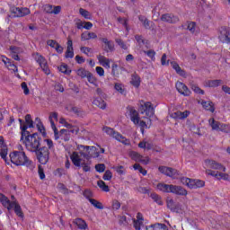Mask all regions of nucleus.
<instances>
[{
    "mask_svg": "<svg viewBox=\"0 0 230 230\" xmlns=\"http://www.w3.org/2000/svg\"><path fill=\"white\" fill-rule=\"evenodd\" d=\"M83 196L86 198L87 200H92L94 197V194L93 193V190L86 189L83 192Z\"/></svg>",
    "mask_w": 230,
    "mask_h": 230,
    "instance_id": "de8ad7c7",
    "label": "nucleus"
},
{
    "mask_svg": "<svg viewBox=\"0 0 230 230\" xmlns=\"http://www.w3.org/2000/svg\"><path fill=\"white\" fill-rule=\"evenodd\" d=\"M160 19L163 22H167L168 24H176V22H179V16L172 13H164Z\"/></svg>",
    "mask_w": 230,
    "mask_h": 230,
    "instance_id": "4468645a",
    "label": "nucleus"
},
{
    "mask_svg": "<svg viewBox=\"0 0 230 230\" xmlns=\"http://www.w3.org/2000/svg\"><path fill=\"white\" fill-rule=\"evenodd\" d=\"M205 166H207V168H211L212 170H217L218 172H226V166L222 164L211 159L205 160Z\"/></svg>",
    "mask_w": 230,
    "mask_h": 230,
    "instance_id": "6e6552de",
    "label": "nucleus"
},
{
    "mask_svg": "<svg viewBox=\"0 0 230 230\" xmlns=\"http://www.w3.org/2000/svg\"><path fill=\"white\" fill-rule=\"evenodd\" d=\"M79 14L81 17H84V19H86V21H93V14L84 8L79 9Z\"/></svg>",
    "mask_w": 230,
    "mask_h": 230,
    "instance_id": "2f4dec72",
    "label": "nucleus"
},
{
    "mask_svg": "<svg viewBox=\"0 0 230 230\" xmlns=\"http://www.w3.org/2000/svg\"><path fill=\"white\" fill-rule=\"evenodd\" d=\"M175 118H179V119H185V118H188L190 116V111H176L174 113Z\"/></svg>",
    "mask_w": 230,
    "mask_h": 230,
    "instance_id": "c03bdc74",
    "label": "nucleus"
},
{
    "mask_svg": "<svg viewBox=\"0 0 230 230\" xmlns=\"http://www.w3.org/2000/svg\"><path fill=\"white\" fill-rule=\"evenodd\" d=\"M146 230H168V226L164 224L156 223L148 226H146Z\"/></svg>",
    "mask_w": 230,
    "mask_h": 230,
    "instance_id": "bb28decb",
    "label": "nucleus"
},
{
    "mask_svg": "<svg viewBox=\"0 0 230 230\" xmlns=\"http://www.w3.org/2000/svg\"><path fill=\"white\" fill-rule=\"evenodd\" d=\"M130 84L131 85H133V87H136L137 89L139 85H141V77H139V75H133L131 76Z\"/></svg>",
    "mask_w": 230,
    "mask_h": 230,
    "instance_id": "f704fd0d",
    "label": "nucleus"
},
{
    "mask_svg": "<svg viewBox=\"0 0 230 230\" xmlns=\"http://www.w3.org/2000/svg\"><path fill=\"white\" fill-rule=\"evenodd\" d=\"M95 170L98 173H103L105 172V165L104 164H98L95 165Z\"/></svg>",
    "mask_w": 230,
    "mask_h": 230,
    "instance_id": "0e129e2a",
    "label": "nucleus"
},
{
    "mask_svg": "<svg viewBox=\"0 0 230 230\" xmlns=\"http://www.w3.org/2000/svg\"><path fill=\"white\" fill-rule=\"evenodd\" d=\"M145 55H146L151 60H155V50L150 49V50H145Z\"/></svg>",
    "mask_w": 230,
    "mask_h": 230,
    "instance_id": "5fc2aeb1",
    "label": "nucleus"
},
{
    "mask_svg": "<svg viewBox=\"0 0 230 230\" xmlns=\"http://www.w3.org/2000/svg\"><path fill=\"white\" fill-rule=\"evenodd\" d=\"M8 155V147L0 148V157L6 163V157Z\"/></svg>",
    "mask_w": 230,
    "mask_h": 230,
    "instance_id": "8fccbe9b",
    "label": "nucleus"
},
{
    "mask_svg": "<svg viewBox=\"0 0 230 230\" xmlns=\"http://www.w3.org/2000/svg\"><path fill=\"white\" fill-rule=\"evenodd\" d=\"M9 157L11 163L15 166H26L31 172L35 170V164L28 158L24 151H13L10 153Z\"/></svg>",
    "mask_w": 230,
    "mask_h": 230,
    "instance_id": "f03ea898",
    "label": "nucleus"
},
{
    "mask_svg": "<svg viewBox=\"0 0 230 230\" xmlns=\"http://www.w3.org/2000/svg\"><path fill=\"white\" fill-rule=\"evenodd\" d=\"M93 105L96 107H99V109H102V111H105L107 109V102L103 101L102 98H95L93 102Z\"/></svg>",
    "mask_w": 230,
    "mask_h": 230,
    "instance_id": "c85d7f7f",
    "label": "nucleus"
},
{
    "mask_svg": "<svg viewBox=\"0 0 230 230\" xmlns=\"http://www.w3.org/2000/svg\"><path fill=\"white\" fill-rule=\"evenodd\" d=\"M208 123L210 127L212 128V130H217L218 132V129H220V122L215 120V119H209Z\"/></svg>",
    "mask_w": 230,
    "mask_h": 230,
    "instance_id": "a19ab883",
    "label": "nucleus"
},
{
    "mask_svg": "<svg viewBox=\"0 0 230 230\" xmlns=\"http://www.w3.org/2000/svg\"><path fill=\"white\" fill-rule=\"evenodd\" d=\"M187 24H188L187 30H189V31H190V33H194L195 35H197V33H199V31L197 30V22H188Z\"/></svg>",
    "mask_w": 230,
    "mask_h": 230,
    "instance_id": "e433bc0d",
    "label": "nucleus"
},
{
    "mask_svg": "<svg viewBox=\"0 0 230 230\" xmlns=\"http://www.w3.org/2000/svg\"><path fill=\"white\" fill-rule=\"evenodd\" d=\"M45 143H47V148L48 150H53L55 148V145L53 144V140L47 138L44 140Z\"/></svg>",
    "mask_w": 230,
    "mask_h": 230,
    "instance_id": "69168bd1",
    "label": "nucleus"
},
{
    "mask_svg": "<svg viewBox=\"0 0 230 230\" xmlns=\"http://www.w3.org/2000/svg\"><path fill=\"white\" fill-rule=\"evenodd\" d=\"M13 208H14L15 215H17L20 218H24V213H22V208H21V205L17 203V201L14 200Z\"/></svg>",
    "mask_w": 230,
    "mask_h": 230,
    "instance_id": "c9c22d12",
    "label": "nucleus"
},
{
    "mask_svg": "<svg viewBox=\"0 0 230 230\" xmlns=\"http://www.w3.org/2000/svg\"><path fill=\"white\" fill-rule=\"evenodd\" d=\"M201 105L205 111L209 112H215V104L211 101H202Z\"/></svg>",
    "mask_w": 230,
    "mask_h": 230,
    "instance_id": "cd10ccee",
    "label": "nucleus"
},
{
    "mask_svg": "<svg viewBox=\"0 0 230 230\" xmlns=\"http://www.w3.org/2000/svg\"><path fill=\"white\" fill-rule=\"evenodd\" d=\"M115 172L119 173V175H125V167L123 165H119L117 167H114Z\"/></svg>",
    "mask_w": 230,
    "mask_h": 230,
    "instance_id": "680f3d73",
    "label": "nucleus"
},
{
    "mask_svg": "<svg viewBox=\"0 0 230 230\" xmlns=\"http://www.w3.org/2000/svg\"><path fill=\"white\" fill-rule=\"evenodd\" d=\"M102 130L105 134L111 136L113 139H116V141H119V143H122V145H125L126 146H130V139L125 137L121 133L115 131L114 128L104 127Z\"/></svg>",
    "mask_w": 230,
    "mask_h": 230,
    "instance_id": "20e7f679",
    "label": "nucleus"
},
{
    "mask_svg": "<svg viewBox=\"0 0 230 230\" xmlns=\"http://www.w3.org/2000/svg\"><path fill=\"white\" fill-rule=\"evenodd\" d=\"M33 58L36 60L37 64H39V66L42 69L43 73H45V75H51V70H49V66H48V60H46V58L39 54V52L34 53Z\"/></svg>",
    "mask_w": 230,
    "mask_h": 230,
    "instance_id": "0eeeda50",
    "label": "nucleus"
},
{
    "mask_svg": "<svg viewBox=\"0 0 230 230\" xmlns=\"http://www.w3.org/2000/svg\"><path fill=\"white\" fill-rule=\"evenodd\" d=\"M222 84V80L216 79V80H208L206 83L207 87H218Z\"/></svg>",
    "mask_w": 230,
    "mask_h": 230,
    "instance_id": "58836bf2",
    "label": "nucleus"
},
{
    "mask_svg": "<svg viewBox=\"0 0 230 230\" xmlns=\"http://www.w3.org/2000/svg\"><path fill=\"white\" fill-rule=\"evenodd\" d=\"M53 119H55L56 121H58V113L52 112V113H50V115L49 117V120L51 127L54 130V137L57 140V139H59L60 137H58V129H57V126H55V121Z\"/></svg>",
    "mask_w": 230,
    "mask_h": 230,
    "instance_id": "2eb2a0df",
    "label": "nucleus"
},
{
    "mask_svg": "<svg viewBox=\"0 0 230 230\" xmlns=\"http://www.w3.org/2000/svg\"><path fill=\"white\" fill-rule=\"evenodd\" d=\"M141 114H146L148 118H152L155 114L154 107L152 106V102H145L144 105L140 108Z\"/></svg>",
    "mask_w": 230,
    "mask_h": 230,
    "instance_id": "f8f14e48",
    "label": "nucleus"
},
{
    "mask_svg": "<svg viewBox=\"0 0 230 230\" xmlns=\"http://www.w3.org/2000/svg\"><path fill=\"white\" fill-rule=\"evenodd\" d=\"M112 209L118 211L121 208V203L118 199H113L111 204Z\"/></svg>",
    "mask_w": 230,
    "mask_h": 230,
    "instance_id": "4d7b16f0",
    "label": "nucleus"
},
{
    "mask_svg": "<svg viewBox=\"0 0 230 230\" xmlns=\"http://www.w3.org/2000/svg\"><path fill=\"white\" fill-rule=\"evenodd\" d=\"M191 89L196 94H204V90L200 89L197 84H192Z\"/></svg>",
    "mask_w": 230,
    "mask_h": 230,
    "instance_id": "13d9d810",
    "label": "nucleus"
},
{
    "mask_svg": "<svg viewBox=\"0 0 230 230\" xmlns=\"http://www.w3.org/2000/svg\"><path fill=\"white\" fill-rule=\"evenodd\" d=\"M0 60H2V62L4 64L5 67H7L9 71H13V73L19 72V68L17 67V66L13 63V61H12V59L8 58L6 56L1 55Z\"/></svg>",
    "mask_w": 230,
    "mask_h": 230,
    "instance_id": "1a4fd4ad",
    "label": "nucleus"
},
{
    "mask_svg": "<svg viewBox=\"0 0 230 230\" xmlns=\"http://www.w3.org/2000/svg\"><path fill=\"white\" fill-rule=\"evenodd\" d=\"M90 204L93 206V208H96V209H103V204L94 199H92L89 200Z\"/></svg>",
    "mask_w": 230,
    "mask_h": 230,
    "instance_id": "49530a36",
    "label": "nucleus"
},
{
    "mask_svg": "<svg viewBox=\"0 0 230 230\" xmlns=\"http://www.w3.org/2000/svg\"><path fill=\"white\" fill-rule=\"evenodd\" d=\"M38 173L41 181H44V179H46V174L44 173V168H42L41 165L38 166Z\"/></svg>",
    "mask_w": 230,
    "mask_h": 230,
    "instance_id": "e2e57ef3",
    "label": "nucleus"
},
{
    "mask_svg": "<svg viewBox=\"0 0 230 230\" xmlns=\"http://www.w3.org/2000/svg\"><path fill=\"white\" fill-rule=\"evenodd\" d=\"M65 57H66V58H73L75 57L74 49H66Z\"/></svg>",
    "mask_w": 230,
    "mask_h": 230,
    "instance_id": "052dcab7",
    "label": "nucleus"
},
{
    "mask_svg": "<svg viewBox=\"0 0 230 230\" xmlns=\"http://www.w3.org/2000/svg\"><path fill=\"white\" fill-rule=\"evenodd\" d=\"M99 64L102 66V67H106V69H111V59L105 58V56H98Z\"/></svg>",
    "mask_w": 230,
    "mask_h": 230,
    "instance_id": "a878e982",
    "label": "nucleus"
},
{
    "mask_svg": "<svg viewBox=\"0 0 230 230\" xmlns=\"http://www.w3.org/2000/svg\"><path fill=\"white\" fill-rule=\"evenodd\" d=\"M36 154V158L40 164H48L49 162V149L47 146L40 147L38 150L34 151Z\"/></svg>",
    "mask_w": 230,
    "mask_h": 230,
    "instance_id": "39448f33",
    "label": "nucleus"
},
{
    "mask_svg": "<svg viewBox=\"0 0 230 230\" xmlns=\"http://www.w3.org/2000/svg\"><path fill=\"white\" fill-rule=\"evenodd\" d=\"M137 191L139 193H142L143 195H151L150 193V189L146 188V187H139L137 189Z\"/></svg>",
    "mask_w": 230,
    "mask_h": 230,
    "instance_id": "bf43d9fd",
    "label": "nucleus"
},
{
    "mask_svg": "<svg viewBox=\"0 0 230 230\" xmlns=\"http://www.w3.org/2000/svg\"><path fill=\"white\" fill-rule=\"evenodd\" d=\"M16 12L19 13V17H25V15H30L31 12L28 8H16Z\"/></svg>",
    "mask_w": 230,
    "mask_h": 230,
    "instance_id": "a18cd8bd",
    "label": "nucleus"
},
{
    "mask_svg": "<svg viewBox=\"0 0 230 230\" xmlns=\"http://www.w3.org/2000/svg\"><path fill=\"white\" fill-rule=\"evenodd\" d=\"M173 188V184H166V183H158L156 189L159 191H163V193H172V190Z\"/></svg>",
    "mask_w": 230,
    "mask_h": 230,
    "instance_id": "5701e85b",
    "label": "nucleus"
},
{
    "mask_svg": "<svg viewBox=\"0 0 230 230\" xmlns=\"http://www.w3.org/2000/svg\"><path fill=\"white\" fill-rule=\"evenodd\" d=\"M43 10L44 12H46V13H54V15H58V13H60V12H62V6L60 5H56L53 6L51 4H45L43 6Z\"/></svg>",
    "mask_w": 230,
    "mask_h": 230,
    "instance_id": "dca6fc26",
    "label": "nucleus"
},
{
    "mask_svg": "<svg viewBox=\"0 0 230 230\" xmlns=\"http://www.w3.org/2000/svg\"><path fill=\"white\" fill-rule=\"evenodd\" d=\"M25 123L26 125L29 126V128H33V119H31V114H27L25 116Z\"/></svg>",
    "mask_w": 230,
    "mask_h": 230,
    "instance_id": "3c124183",
    "label": "nucleus"
},
{
    "mask_svg": "<svg viewBox=\"0 0 230 230\" xmlns=\"http://www.w3.org/2000/svg\"><path fill=\"white\" fill-rule=\"evenodd\" d=\"M129 157L133 160L136 161V163H143V156L139 155V153L136 151H131L129 153Z\"/></svg>",
    "mask_w": 230,
    "mask_h": 230,
    "instance_id": "473e14b6",
    "label": "nucleus"
},
{
    "mask_svg": "<svg viewBox=\"0 0 230 230\" xmlns=\"http://www.w3.org/2000/svg\"><path fill=\"white\" fill-rule=\"evenodd\" d=\"M173 195H179L180 197H186L188 195V190L184 187L172 185V192Z\"/></svg>",
    "mask_w": 230,
    "mask_h": 230,
    "instance_id": "412c9836",
    "label": "nucleus"
},
{
    "mask_svg": "<svg viewBox=\"0 0 230 230\" xmlns=\"http://www.w3.org/2000/svg\"><path fill=\"white\" fill-rule=\"evenodd\" d=\"M74 224H75L76 226L81 230H85L87 227H89L85 220L79 217L75 219Z\"/></svg>",
    "mask_w": 230,
    "mask_h": 230,
    "instance_id": "c756f323",
    "label": "nucleus"
},
{
    "mask_svg": "<svg viewBox=\"0 0 230 230\" xmlns=\"http://www.w3.org/2000/svg\"><path fill=\"white\" fill-rule=\"evenodd\" d=\"M59 71L64 75H71V69L67 67V65H61L59 66Z\"/></svg>",
    "mask_w": 230,
    "mask_h": 230,
    "instance_id": "864d4df0",
    "label": "nucleus"
},
{
    "mask_svg": "<svg viewBox=\"0 0 230 230\" xmlns=\"http://www.w3.org/2000/svg\"><path fill=\"white\" fill-rule=\"evenodd\" d=\"M218 39L223 44H230V28L221 27Z\"/></svg>",
    "mask_w": 230,
    "mask_h": 230,
    "instance_id": "9d476101",
    "label": "nucleus"
},
{
    "mask_svg": "<svg viewBox=\"0 0 230 230\" xmlns=\"http://www.w3.org/2000/svg\"><path fill=\"white\" fill-rule=\"evenodd\" d=\"M149 197L152 199V200H154V202H155V204H157L158 206H163V204H164L163 202V198H161V196H159V194L153 192L151 193V195H149Z\"/></svg>",
    "mask_w": 230,
    "mask_h": 230,
    "instance_id": "72a5a7b5",
    "label": "nucleus"
},
{
    "mask_svg": "<svg viewBox=\"0 0 230 230\" xmlns=\"http://www.w3.org/2000/svg\"><path fill=\"white\" fill-rule=\"evenodd\" d=\"M70 133L78 134V129H70V130L69 129H61L60 130V138L65 142L69 141V139H71Z\"/></svg>",
    "mask_w": 230,
    "mask_h": 230,
    "instance_id": "6ab92c4d",
    "label": "nucleus"
},
{
    "mask_svg": "<svg viewBox=\"0 0 230 230\" xmlns=\"http://www.w3.org/2000/svg\"><path fill=\"white\" fill-rule=\"evenodd\" d=\"M20 122V128H21V138L20 141H24V137L30 136L31 133L28 131V128H30V126L28 124H25L22 119H19Z\"/></svg>",
    "mask_w": 230,
    "mask_h": 230,
    "instance_id": "a211bd4d",
    "label": "nucleus"
},
{
    "mask_svg": "<svg viewBox=\"0 0 230 230\" xmlns=\"http://www.w3.org/2000/svg\"><path fill=\"white\" fill-rule=\"evenodd\" d=\"M100 40L105 44L104 51H106V53L114 51V42L109 40L107 38H101Z\"/></svg>",
    "mask_w": 230,
    "mask_h": 230,
    "instance_id": "4be33fe9",
    "label": "nucleus"
},
{
    "mask_svg": "<svg viewBox=\"0 0 230 230\" xmlns=\"http://www.w3.org/2000/svg\"><path fill=\"white\" fill-rule=\"evenodd\" d=\"M115 42L118 44V46H119V48H121V49H125V50L128 49L127 43H125V41H123V40L116 39Z\"/></svg>",
    "mask_w": 230,
    "mask_h": 230,
    "instance_id": "603ef678",
    "label": "nucleus"
},
{
    "mask_svg": "<svg viewBox=\"0 0 230 230\" xmlns=\"http://www.w3.org/2000/svg\"><path fill=\"white\" fill-rule=\"evenodd\" d=\"M129 111V118L134 125H139V113L133 107L128 108Z\"/></svg>",
    "mask_w": 230,
    "mask_h": 230,
    "instance_id": "aec40b11",
    "label": "nucleus"
},
{
    "mask_svg": "<svg viewBox=\"0 0 230 230\" xmlns=\"http://www.w3.org/2000/svg\"><path fill=\"white\" fill-rule=\"evenodd\" d=\"M172 69L179 75L180 76H186V71H184L182 68H181V66H179L178 62L171 61L170 62Z\"/></svg>",
    "mask_w": 230,
    "mask_h": 230,
    "instance_id": "393cba45",
    "label": "nucleus"
},
{
    "mask_svg": "<svg viewBox=\"0 0 230 230\" xmlns=\"http://www.w3.org/2000/svg\"><path fill=\"white\" fill-rule=\"evenodd\" d=\"M176 90L180 94H182V96H190L191 91L188 89V86L184 84L182 82H176L175 84Z\"/></svg>",
    "mask_w": 230,
    "mask_h": 230,
    "instance_id": "ddd939ff",
    "label": "nucleus"
},
{
    "mask_svg": "<svg viewBox=\"0 0 230 230\" xmlns=\"http://www.w3.org/2000/svg\"><path fill=\"white\" fill-rule=\"evenodd\" d=\"M13 204H15V201H10L8 198L2 202V206H4V208H6L8 211H12V209H13Z\"/></svg>",
    "mask_w": 230,
    "mask_h": 230,
    "instance_id": "ea45409f",
    "label": "nucleus"
},
{
    "mask_svg": "<svg viewBox=\"0 0 230 230\" xmlns=\"http://www.w3.org/2000/svg\"><path fill=\"white\" fill-rule=\"evenodd\" d=\"M89 70H85V68H79L76 71L77 76H80L81 78H87V75L90 74Z\"/></svg>",
    "mask_w": 230,
    "mask_h": 230,
    "instance_id": "37998d69",
    "label": "nucleus"
},
{
    "mask_svg": "<svg viewBox=\"0 0 230 230\" xmlns=\"http://www.w3.org/2000/svg\"><path fill=\"white\" fill-rule=\"evenodd\" d=\"M95 71L100 76H105V70L102 66H96Z\"/></svg>",
    "mask_w": 230,
    "mask_h": 230,
    "instance_id": "774afa93",
    "label": "nucleus"
},
{
    "mask_svg": "<svg viewBox=\"0 0 230 230\" xmlns=\"http://www.w3.org/2000/svg\"><path fill=\"white\" fill-rule=\"evenodd\" d=\"M206 173H208V175H211V177H216V179H218V181H229V174L225 172L208 169Z\"/></svg>",
    "mask_w": 230,
    "mask_h": 230,
    "instance_id": "9b49d317",
    "label": "nucleus"
},
{
    "mask_svg": "<svg viewBox=\"0 0 230 230\" xmlns=\"http://www.w3.org/2000/svg\"><path fill=\"white\" fill-rule=\"evenodd\" d=\"M102 179L103 181H111L112 179V172H111V170H106Z\"/></svg>",
    "mask_w": 230,
    "mask_h": 230,
    "instance_id": "6e6d98bb",
    "label": "nucleus"
},
{
    "mask_svg": "<svg viewBox=\"0 0 230 230\" xmlns=\"http://www.w3.org/2000/svg\"><path fill=\"white\" fill-rule=\"evenodd\" d=\"M182 184H185L190 190H198L199 188H204L206 181L202 180H193L190 178H181Z\"/></svg>",
    "mask_w": 230,
    "mask_h": 230,
    "instance_id": "423d86ee",
    "label": "nucleus"
},
{
    "mask_svg": "<svg viewBox=\"0 0 230 230\" xmlns=\"http://www.w3.org/2000/svg\"><path fill=\"white\" fill-rule=\"evenodd\" d=\"M167 208L173 213H179V204L175 203L173 199L167 200Z\"/></svg>",
    "mask_w": 230,
    "mask_h": 230,
    "instance_id": "7c9ffc66",
    "label": "nucleus"
},
{
    "mask_svg": "<svg viewBox=\"0 0 230 230\" xmlns=\"http://www.w3.org/2000/svg\"><path fill=\"white\" fill-rule=\"evenodd\" d=\"M158 170H159L160 173H163L164 175H166L167 177H175V175H177V170H175L172 167L159 166Z\"/></svg>",
    "mask_w": 230,
    "mask_h": 230,
    "instance_id": "f3484780",
    "label": "nucleus"
},
{
    "mask_svg": "<svg viewBox=\"0 0 230 230\" xmlns=\"http://www.w3.org/2000/svg\"><path fill=\"white\" fill-rule=\"evenodd\" d=\"M36 121V127L39 130V132H40V134H46V128H44V125H42V121L40 120V118L37 117L35 119Z\"/></svg>",
    "mask_w": 230,
    "mask_h": 230,
    "instance_id": "4c0bfd02",
    "label": "nucleus"
},
{
    "mask_svg": "<svg viewBox=\"0 0 230 230\" xmlns=\"http://www.w3.org/2000/svg\"><path fill=\"white\" fill-rule=\"evenodd\" d=\"M20 141H22L29 152H36L40 148V141H42V137L39 133H33L27 135V137H24L23 140Z\"/></svg>",
    "mask_w": 230,
    "mask_h": 230,
    "instance_id": "7ed1b4c3",
    "label": "nucleus"
},
{
    "mask_svg": "<svg viewBox=\"0 0 230 230\" xmlns=\"http://www.w3.org/2000/svg\"><path fill=\"white\" fill-rule=\"evenodd\" d=\"M114 89L119 93V94H125V86L119 83H116L114 85Z\"/></svg>",
    "mask_w": 230,
    "mask_h": 230,
    "instance_id": "09e8293b",
    "label": "nucleus"
},
{
    "mask_svg": "<svg viewBox=\"0 0 230 230\" xmlns=\"http://www.w3.org/2000/svg\"><path fill=\"white\" fill-rule=\"evenodd\" d=\"M138 21L142 22L144 28L146 30H152V26L154 25V22H150L146 16L138 15Z\"/></svg>",
    "mask_w": 230,
    "mask_h": 230,
    "instance_id": "b1692460",
    "label": "nucleus"
},
{
    "mask_svg": "<svg viewBox=\"0 0 230 230\" xmlns=\"http://www.w3.org/2000/svg\"><path fill=\"white\" fill-rule=\"evenodd\" d=\"M93 148H94V146H84V145H80L78 146V152H73L72 155H70V159L74 164V166H76L77 168L82 167L83 172H91V159H93V155H91V152H89V150H93ZM84 157V159H86L87 163L85 162H82V158L80 157Z\"/></svg>",
    "mask_w": 230,
    "mask_h": 230,
    "instance_id": "f257e3e1",
    "label": "nucleus"
},
{
    "mask_svg": "<svg viewBox=\"0 0 230 230\" xmlns=\"http://www.w3.org/2000/svg\"><path fill=\"white\" fill-rule=\"evenodd\" d=\"M97 185L100 187V189H102V191H105V193H109V191H111L109 185H107V183L102 180L97 181Z\"/></svg>",
    "mask_w": 230,
    "mask_h": 230,
    "instance_id": "79ce46f5",
    "label": "nucleus"
},
{
    "mask_svg": "<svg viewBox=\"0 0 230 230\" xmlns=\"http://www.w3.org/2000/svg\"><path fill=\"white\" fill-rule=\"evenodd\" d=\"M21 86L25 95L30 94V88H28V84H26V82L22 83Z\"/></svg>",
    "mask_w": 230,
    "mask_h": 230,
    "instance_id": "338daca9",
    "label": "nucleus"
}]
</instances>
